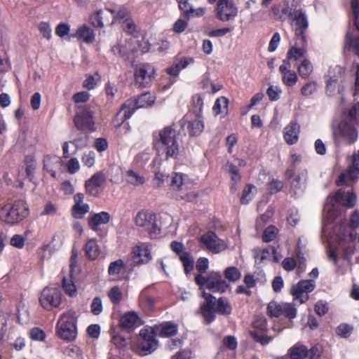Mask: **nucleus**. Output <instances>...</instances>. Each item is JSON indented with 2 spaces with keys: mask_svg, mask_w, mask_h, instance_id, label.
Here are the masks:
<instances>
[{
  "mask_svg": "<svg viewBox=\"0 0 359 359\" xmlns=\"http://www.w3.org/2000/svg\"><path fill=\"white\" fill-rule=\"evenodd\" d=\"M125 264L122 259H117L110 263L108 273L110 276L118 274L121 270L124 268Z\"/></svg>",
  "mask_w": 359,
  "mask_h": 359,
  "instance_id": "nucleus-41",
  "label": "nucleus"
},
{
  "mask_svg": "<svg viewBox=\"0 0 359 359\" xmlns=\"http://www.w3.org/2000/svg\"><path fill=\"white\" fill-rule=\"evenodd\" d=\"M297 72L302 79H308L313 72V67L311 61L308 59H304L297 67Z\"/></svg>",
  "mask_w": 359,
  "mask_h": 359,
  "instance_id": "nucleus-30",
  "label": "nucleus"
},
{
  "mask_svg": "<svg viewBox=\"0 0 359 359\" xmlns=\"http://www.w3.org/2000/svg\"><path fill=\"white\" fill-rule=\"evenodd\" d=\"M77 315L76 311L69 310L62 313L57 323L56 332L57 336L67 341H72L77 335Z\"/></svg>",
  "mask_w": 359,
  "mask_h": 359,
  "instance_id": "nucleus-5",
  "label": "nucleus"
},
{
  "mask_svg": "<svg viewBox=\"0 0 359 359\" xmlns=\"http://www.w3.org/2000/svg\"><path fill=\"white\" fill-rule=\"evenodd\" d=\"M61 160L57 156H46L43 159V168L46 169L53 177H56V172L53 170L51 164L58 163L60 164Z\"/></svg>",
  "mask_w": 359,
  "mask_h": 359,
  "instance_id": "nucleus-35",
  "label": "nucleus"
},
{
  "mask_svg": "<svg viewBox=\"0 0 359 359\" xmlns=\"http://www.w3.org/2000/svg\"><path fill=\"white\" fill-rule=\"evenodd\" d=\"M280 93L281 90L278 87H273V86H271L266 90V94L271 101L278 100L280 98Z\"/></svg>",
  "mask_w": 359,
  "mask_h": 359,
  "instance_id": "nucleus-60",
  "label": "nucleus"
},
{
  "mask_svg": "<svg viewBox=\"0 0 359 359\" xmlns=\"http://www.w3.org/2000/svg\"><path fill=\"white\" fill-rule=\"evenodd\" d=\"M217 18L226 22L234 19L238 15V8L231 0H219L215 8Z\"/></svg>",
  "mask_w": 359,
  "mask_h": 359,
  "instance_id": "nucleus-11",
  "label": "nucleus"
},
{
  "mask_svg": "<svg viewBox=\"0 0 359 359\" xmlns=\"http://www.w3.org/2000/svg\"><path fill=\"white\" fill-rule=\"evenodd\" d=\"M269 315L273 317H279L282 315V305H277L275 302H270L267 306Z\"/></svg>",
  "mask_w": 359,
  "mask_h": 359,
  "instance_id": "nucleus-53",
  "label": "nucleus"
},
{
  "mask_svg": "<svg viewBox=\"0 0 359 359\" xmlns=\"http://www.w3.org/2000/svg\"><path fill=\"white\" fill-rule=\"evenodd\" d=\"M353 330V327L346 323L340 324L336 329L337 335L342 338H348Z\"/></svg>",
  "mask_w": 359,
  "mask_h": 359,
  "instance_id": "nucleus-38",
  "label": "nucleus"
},
{
  "mask_svg": "<svg viewBox=\"0 0 359 359\" xmlns=\"http://www.w3.org/2000/svg\"><path fill=\"white\" fill-rule=\"evenodd\" d=\"M307 173L306 171L299 173L291 182V189L295 194L303 192L306 186Z\"/></svg>",
  "mask_w": 359,
  "mask_h": 359,
  "instance_id": "nucleus-27",
  "label": "nucleus"
},
{
  "mask_svg": "<svg viewBox=\"0 0 359 359\" xmlns=\"http://www.w3.org/2000/svg\"><path fill=\"white\" fill-rule=\"evenodd\" d=\"M104 13L102 10H99L97 13L90 16V20L92 25L95 27L102 28L104 26Z\"/></svg>",
  "mask_w": 359,
  "mask_h": 359,
  "instance_id": "nucleus-40",
  "label": "nucleus"
},
{
  "mask_svg": "<svg viewBox=\"0 0 359 359\" xmlns=\"http://www.w3.org/2000/svg\"><path fill=\"white\" fill-rule=\"evenodd\" d=\"M128 183L134 186H139L144 184L145 179L133 170H128L126 174Z\"/></svg>",
  "mask_w": 359,
  "mask_h": 359,
  "instance_id": "nucleus-33",
  "label": "nucleus"
},
{
  "mask_svg": "<svg viewBox=\"0 0 359 359\" xmlns=\"http://www.w3.org/2000/svg\"><path fill=\"white\" fill-rule=\"evenodd\" d=\"M359 111L355 106H353L348 110V116L344 119H348L351 123L358 126L359 124V119L358 118Z\"/></svg>",
  "mask_w": 359,
  "mask_h": 359,
  "instance_id": "nucleus-54",
  "label": "nucleus"
},
{
  "mask_svg": "<svg viewBox=\"0 0 359 359\" xmlns=\"http://www.w3.org/2000/svg\"><path fill=\"white\" fill-rule=\"evenodd\" d=\"M216 311L222 315L230 314L231 307L230 304L222 297L218 299L217 302Z\"/></svg>",
  "mask_w": 359,
  "mask_h": 359,
  "instance_id": "nucleus-39",
  "label": "nucleus"
},
{
  "mask_svg": "<svg viewBox=\"0 0 359 359\" xmlns=\"http://www.w3.org/2000/svg\"><path fill=\"white\" fill-rule=\"evenodd\" d=\"M39 29L43 37L48 40L51 38V29L48 23L45 22H40Z\"/></svg>",
  "mask_w": 359,
  "mask_h": 359,
  "instance_id": "nucleus-63",
  "label": "nucleus"
},
{
  "mask_svg": "<svg viewBox=\"0 0 359 359\" xmlns=\"http://www.w3.org/2000/svg\"><path fill=\"white\" fill-rule=\"evenodd\" d=\"M176 1L178 3L180 10L182 11L183 15L187 19L201 17L205 13V10L203 8H194L188 2L189 0Z\"/></svg>",
  "mask_w": 359,
  "mask_h": 359,
  "instance_id": "nucleus-23",
  "label": "nucleus"
},
{
  "mask_svg": "<svg viewBox=\"0 0 359 359\" xmlns=\"http://www.w3.org/2000/svg\"><path fill=\"white\" fill-rule=\"evenodd\" d=\"M356 203V195L350 191L339 189L334 195H330L326 199L324 211L326 212V224L332 223L340 215L337 205H341L347 208H353Z\"/></svg>",
  "mask_w": 359,
  "mask_h": 359,
  "instance_id": "nucleus-1",
  "label": "nucleus"
},
{
  "mask_svg": "<svg viewBox=\"0 0 359 359\" xmlns=\"http://www.w3.org/2000/svg\"><path fill=\"white\" fill-rule=\"evenodd\" d=\"M253 189H255V187L252 184H248L244 188L241 198V202L242 204H248L249 201L251 200L250 198H248V196L252 192V190Z\"/></svg>",
  "mask_w": 359,
  "mask_h": 359,
  "instance_id": "nucleus-64",
  "label": "nucleus"
},
{
  "mask_svg": "<svg viewBox=\"0 0 359 359\" xmlns=\"http://www.w3.org/2000/svg\"><path fill=\"white\" fill-rule=\"evenodd\" d=\"M315 311L320 316H324L328 311V306L325 302L319 300L315 304Z\"/></svg>",
  "mask_w": 359,
  "mask_h": 359,
  "instance_id": "nucleus-62",
  "label": "nucleus"
},
{
  "mask_svg": "<svg viewBox=\"0 0 359 359\" xmlns=\"http://www.w3.org/2000/svg\"><path fill=\"white\" fill-rule=\"evenodd\" d=\"M199 241L203 243L207 250L212 253H219L227 248V244L224 241L220 239L215 233L212 231L203 234L199 238Z\"/></svg>",
  "mask_w": 359,
  "mask_h": 359,
  "instance_id": "nucleus-13",
  "label": "nucleus"
},
{
  "mask_svg": "<svg viewBox=\"0 0 359 359\" xmlns=\"http://www.w3.org/2000/svg\"><path fill=\"white\" fill-rule=\"evenodd\" d=\"M307 41L306 36L296 38L294 44L289 49L287 53V60H297L304 56L306 53Z\"/></svg>",
  "mask_w": 359,
  "mask_h": 359,
  "instance_id": "nucleus-21",
  "label": "nucleus"
},
{
  "mask_svg": "<svg viewBox=\"0 0 359 359\" xmlns=\"http://www.w3.org/2000/svg\"><path fill=\"white\" fill-rule=\"evenodd\" d=\"M91 311L94 315H99L102 311V300L100 297H96L93 299L91 304Z\"/></svg>",
  "mask_w": 359,
  "mask_h": 359,
  "instance_id": "nucleus-59",
  "label": "nucleus"
},
{
  "mask_svg": "<svg viewBox=\"0 0 359 359\" xmlns=\"http://www.w3.org/2000/svg\"><path fill=\"white\" fill-rule=\"evenodd\" d=\"M255 330L250 331V335L254 341L261 344L262 345H266L269 344L272 338L268 337L266 334V321L265 319H260L253 323Z\"/></svg>",
  "mask_w": 359,
  "mask_h": 359,
  "instance_id": "nucleus-16",
  "label": "nucleus"
},
{
  "mask_svg": "<svg viewBox=\"0 0 359 359\" xmlns=\"http://www.w3.org/2000/svg\"><path fill=\"white\" fill-rule=\"evenodd\" d=\"M184 184L183 175L179 173H174L172 176L171 182L170 186L173 190H180Z\"/></svg>",
  "mask_w": 359,
  "mask_h": 359,
  "instance_id": "nucleus-49",
  "label": "nucleus"
},
{
  "mask_svg": "<svg viewBox=\"0 0 359 359\" xmlns=\"http://www.w3.org/2000/svg\"><path fill=\"white\" fill-rule=\"evenodd\" d=\"M137 109L138 107L135 105V100L133 99H128L122 104L119 111L116 114L114 119L115 126L120 127L124 121L132 116Z\"/></svg>",
  "mask_w": 359,
  "mask_h": 359,
  "instance_id": "nucleus-17",
  "label": "nucleus"
},
{
  "mask_svg": "<svg viewBox=\"0 0 359 359\" xmlns=\"http://www.w3.org/2000/svg\"><path fill=\"white\" fill-rule=\"evenodd\" d=\"M156 97L149 92L142 94L137 99H133L138 108L151 106L155 102Z\"/></svg>",
  "mask_w": 359,
  "mask_h": 359,
  "instance_id": "nucleus-29",
  "label": "nucleus"
},
{
  "mask_svg": "<svg viewBox=\"0 0 359 359\" xmlns=\"http://www.w3.org/2000/svg\"><path fill=\"white\" fill-rule=\"evenodd\" d=\"M158 342L153 331L142 329L140 332L137 349L141 355H147L157 348Z\"/></svg>",
  "mask_w": 359,
  "mask_h": 359,
  "instance_id": "nucleus-10",
  "label": "nucleus"
},
{
  "mask_svg": "<svg viewBox=\"0 0 359 359\" xmlns=\"http://www.w3.org/2000/svg\"><path fill=\"white\" fill-rule=\"evenodd\" d=\"M110 219V214L107 212L102 211L90 215L88 218V224L92 230L97 231L100 225L107 224Z\"/></svg>",
  "mask_w": 359,
  "mask_h": 359,
  "instance_id": "nucleus-24",
  "label": "nucleus"
},
{
  "mask_svg": "<svg viewBox=\"0 0 359 359\" xmlns=\"http://www.w3.org/2000/svg\"><path fill=\"white\" fill-rule=\"evenodd\" d=\"M177 332V325L172 323H168L162 327L160 334L162 337H169L176 334Z\"/></svg>",
  "mask_w": 359,
  "mask_h": 359,
  "instance_id": "nucleus-44",
  "label": "nucleus"
},
{
  "mask_svg": "<svg viewBox=\"0 0 359 359\" xmlns=\"http://www.w3.org/2000/svg\"><path fill=\"white\" fill-rule=\"evenodd\" d=\"M200 310H201V313L203 317V319L206 323L209 324L215 320V311H214V309H205L200 308Z\"/></svg>",
  "mask_w": 359,
  "mask_h": 359,
  "instance_id": "nucleus-57",
  "label": "nucleus"
},
{
  "mask_svg": "<svg viewBox=\"0 0 359 359\" xmlns=\"http://www.w3.org/2000/svg\"><path fill=\"white\" fill-rule=\"evenodd\" d=\"M208 285L207 288L214 292H219L220 293L224 292L229 287V284L226 283L222 278L219 272L211 271L208 275Z\"/></svg>",
  "mask_w": 359,
  "mask_h": 359,
  "instance_id": "nucleus-19",
  "label": "nucleus"
},
{
  "mask_svg": "<svg viewBox=\"0 0 359 359\" xmlns=\"http://www.w3.org/2000/svg\"><path fill=\"white\" fill-rule=\"evenodd\" d=\"M130 266L148 263L151 259L150 250L147 247L136 246L130 255Z\"/></svg>",
  "mask_w": 359,
  "mask_h": 359,
  "instance_id": "nucleus-20",
  "label": "nucleus"
},
{
  "mask_svg": "<svg viewBox=\"0 0 359 359\" xmlns=\"http://www.w3.org/2000/svg\"><path fill=\"white\" fill-rule=\"evenodd\" d=\"M85 188L87 194L94 197H97L101 192V189L94 185L88 180L86 181Z\"/></svg>",
  "mask_w": 359,
  "mask_h": 359,
  "instance_id": "nucleus-56",
  "label": "nucleus"
},
{
  "mask_svg": "<svg viewBox=\"0 0 359 359\" xmlns=\"http://www.w3.org/2000/svg\"><path fill=\"white\" fill-rule=\"evenodd\" d=\"M108 296L113 304H117L122 299V292L118 286H114L109 291Z\"/></svg>",
  "mask_w": 359,
  "mask_h": 359,
  "instance_id": "nucleus-46",
  "label": "nucleus"
},
{
  "mask_svg": "<svg viewBox=\"0 0 359 359\" xmlns=\"http://www.w3.org/2000/svg\"><path fill=\"white\" fill-rule=\"evenodd\" d=\"M300 126L295 122H291L284 129V138L288 144H294L298 141Z\"/></svg>",
  "mask_w": 359,
  "mask_h": 359,
  "instance_id": "nucleus-25",
  "label": "nucleus"
},
{
  "mask_svg": "<svg viewBox=\"0 0 359 359\" xmlns=\"http://www.w3.org/2000/svg\"><path fill=\"white\" fill-rule=\"evenodd\" d=\"M202 296L205 302L201 306V309H213L216 304V297L210 293L205 292L204 290L202 292Z\"/></svg>",
  "mask_w": 359,
  "mask_h": 359,
  "instance_id": "nucleus-43",
  "label": "nucleus"
},
{
  "mask_svg": "<svg viewBox=\"0 0 359 359\" xmlns=\"http://www.w3.org/2000/svg\"><path fill=\"white\" fill-rule=\"evenodd\" d=\"M111 52L118 57H121L123 60L129 59V55L126 47L120 46L119 44L114 45L111 47Z\"/></svg>",
  "mask_w": 359,
  "mask_h": 359,
  "instance_id": "nucleus-50",
  "label": "nucleus"
},
{
  "mask_svg": "<svg viewBox=\"0 0 359 359\" xmlns=\"http://www.w3.org/2000/svg\"><path fill=\"white\" fill-rule=\"evenodd\" d=\"M155 147L158 153L165 154L166 160L177 158L180 153V140L175 129L166 126L161 130Z\"/></svg>",
  "mask_w": 359,
  "mask_h": 359,
  "instance_id": "nucleus-2",
  "label": "nucleus"
},
{
  "mask_svg": "<svg viewBox=\"0 0 359 359\" xmlns=\"http://www.w3.org/2000/svg\"><path fill=\"white\" fill-rule=\"evenodd\" d=\"M282 315H284L287 318L290 320L293 319L296 317L297 309L292 304H283Z\"/></svg>",
  "mask_w": 359,
  "mask_h": 359,
  "instance_id": "nucleus-45",
  "label": "nucleus"
},
{
  "mask_svg": "<svg viewBox=\"0 0 359 359\" xmlns=\"http://www.w3.org/2000/svg\"><path fill=\"white\" fill-rule=\"evenodd\" d=\"M62 287L65 292L71 297L76 293V286L73 282L66 278L62 279Z\"/></svg>",
  "mask_w": 359,
  "mask_h": 359,
  "instance_id": "nucleus-51",
  "label": "nucleus"
},
{
  "mask_svg": "<svg viewBox=\"0 0 359 359\" xmlns=\"http://www.w3.org/2000/svg\"><path fill=\"white\" fill-rule=\"evenodd\" d=\"M278 229L274 226L267 227L263 233L262 239L264 242L268 243L273 241L277 235Z\"/></svg>",
  "mask_w": 359,
  "mask_h": 359,
  "instance_id": "nucleus-47",
  "label": "nucleus"
},
{
  "mask_svg": "<svg viewBox=\"0 0 359 359\" xmlns=\"http://www.w3.org/2000/svg\"><path fill=\"white\" fill-rule=\"evenodd\" d=\"M171 250L175 252L182 262L185 273L189 274L194 266V259L192 255L184 250V246L181 242L172 241L170 243Z\"/></svg>",
  "mask_w": 359,
  "mask_h": 359,
  "instance_id": "nucleus-12",
  "label": "nucleus"
},
{
  "mask_svg": "<svg viewBox=\"0 0 359 359\" xmlns=\"http://www.w3.org/2000/svg\"><path fill=\"white\" fill-rule=\"evenodd\" d=\"M229 100L224 97H221L217 99L213 106V111L216 115L223 112L222 109H226L228 107Z\"/></svg>",
  "mask_w": 359,
  "mask_h": 359,
  "instance_id": "nucleus-42",
  "label": "nucleus"
},
{
  "mask_svg": "<svg viewBox=\"0 0 359 359\" xmlns=\"http://www.w3.org/2000/svg\"><path fill=\"white\" fill-rule=\"evenodd\" d=\"M76 36L80 39H83L86 43H92L95 39L93 30L86 25H83L78 29Z\"/></svg>",
  "mask_w": 359,
  "mask_h": 359,
  "instance_id": "nucleus-31",
  "label": "nucleus"
},
{
  "mask_svg": "<svg viewBox=\"0 0 359 359\" xmlns=\"http://www.w3.org/2000/svg\"><path fill=\"white\" fill-rule=\"evenodd\" d=\"M359 175V151L355 152L351 156V163L349 165L346 172L341 173L337 181V186H341L349 180L351 182H355Z\"/></svg>",
  "mask_w": 359,
  "mask_h": 359,
  "instance_id": "nucleus-15",
  "label": "nucleus"
},
{
  "mask_svg": "<svg viewBox=\"0 0 359 359\" xmlns=\"http://www.w3.org/2000/svg\"><path fill=\"white\" fill-rule=\"evenodd\" d=\"M351 47L354 48L355 53L359 56V37L353 39V34L348 32L345 38V50H349Z\"/></svg>",
  "mask_w": 359,
  "mask_h": 359,
  "instance_id": "nucleus-34",
  "label": "nucleus"
},
{
  "mask_svg": "<svg viewBox=\"0 0 359 359\" xmlns=\"http://www.w3.org/2000/svg\"><path fill=\"white\" fill-rule=\"evenodd\" d=\"M61 301L62 293L57 287H46L41 291L39 297L40 304L47 311L57 308L60 305Z\"/></svg>",
  "mask_w": 359,
  "mask_h": 359,
  "instance_id": "nucleus-9",
  "label": "nucleus"
},
{
  "mask_svg": "<svg viewBox=\"0 0 359 359\" xmlns=\"http://www.w3.org/2000/svg\"><path fill=\"white\" fill-rule=\"evenodd\" d=\"M74 121L76 127L79 130L86 131H93L95 130L93 111L88 104L81 105L77 107Z\"/></svg>",
  "mask_w": 359,
  "mask_h": 359,
  "instance_id": "nucleus-8",
  "label": "nucleus"
},
{
  "mask_svg": "<svg viewBox=\"0 0 359 359\" xmlns=\"http://www.w3.org/2000/svg\"><path fill=\"white\" fill-rule=\"evenodd\" d=\"M86 255L90 260H95L100 255L99 246L95 239H90L85 245Z\"/></svg>",
  "mask_w": 359,
  "mask_h": 359,
  "instance_id": "nucleus-28",
  "label": "nucleus"
},
{
  "mask_svg": "<svg viewBox=\"0 0 359 359\" xmlns=\"http://www.w3.org/2000/svg\"><path fill=\"white\" fill-rule=\"evenodd\" d=\"M323 352V346L319 344L308 348L305 345L297 343L288 349L286 355L290 359H320Z\"/></svg>",
  "mask_w": 359,
  "mask_h": 359,
  "instance_id": "nucleus-6",
  "label": "nucleus"
},
{
  "mask_svg": "<svg viewBox=\"0 0 359 359\" xmlns=\"http://www.w3.org/2000/svg\"><path fill=\"white\" fill-rule=\"evenodd\" d=\"M316 90L317 83L315 81H310L302 86L301 89V94L304 97H309L316 92Z\"/></svg>",
  "mask_w": 359,
  "mask_h": 359,
  "instance_id": "nucleus-48",
  "label": "nucleus"
},
{
  "mask_svg": "<svg viewBox=\"0 0 359 359\" xmlns=\"http://www.w3.org/2000/svg\"><path fill=\"white\" fill-rule=\"evenodd\" d=\"M139 320L137 314L134 311H130L121 318L119 325L123 329H133L138 324Z\"/></svg>",
  "mask_w": 359,
  "mask_h": 359,
  "instance_id": "nucleus-26",
  "label": "nucleus"
},
{
  "mask_svg": "<svg viewBox=\"0 0 359 359\" xmlns=\"http://www.w3.org/2000/svg\"><path fill=\"white\" fill-rule=\"evenodd\" d=\"M331 128L334 143L337 147H339L342 144L351 145L358 139V131L356 125L348 119L334 121Z\"/></svg>",
  "mask_w": 359,
  "mask_h": 359,
  "instance_id": "nucleus-3",
  "label": "nucleus"
},
{
  "mask_svg": "<svg viewBox=\"0 0 359 359\" xmlns=\"http://www.w3.org/2000/svg\"><path fill=\"white\" fill-rule=\"evenodd\" d=\"M187 128L191 136H198L203 130V122L199 118H196L188 122Z\"/></svg>",
  "mask_w": 359,
  "mask_h": 359,
  "instance_id": "nucleus-32",
  "label": "nucleus"
},
{
  "mask_svg": "<svg viewBox=\"0 0 359 359\" xmlns=\"http://www.w3.org/2000/svg\"><path fill=\"white\" fill-rule=\"evenodd\" d=\"M298 80V77L294 71L283 76V82L285 85L289 87L294 86Z\"/></svg>",
  "mask_w": 359,
  "mask_h": 359,
  "instance_id": "nucleus-52",
  "label": "nucleus"
},
{
  "mask_svg": "<svg viewBox=\"0 0 359 359\" xmlns=\"http://www.w3.org/2000/svg\"><path fill=\"white\" fill-rule=\"evenodd\" d=\"M91 183H93L94 185L98 187L100 189H101V186L105 182V177L103 173L102 172H97L95 175H93L90 179L88 180Z\"/></svg>",
  "mask_w": 359,
  "mask_h": 359,
  "instance_id": "nucleus-58",
  "label": "nucleus"
},
{
  "mask_svg": "<svg viewBox=\"0 0 359 359\" xmlns=\"http://www.w3.org/2000/svg\"><path fill=\"white\" fill-rule=\"evenodd\" d=\"M314 288L315 284L312 280H300L292 287L290 292L294 299L303 304L309 299L307 293L312 292Z\"/></svg>",
  "mask_w": 359,
  "mask_h": 359,
  "instance_id": "nucleus-14",
  "label": "nucleus"
},
{
  "mask_svg": "<svg viewBox=\"0 0 359 359\" xmlns=\"http://www.w3.org/2000/svg\"><path fill=\"white\" fill-rule=\"evenodd\" d=\"M90 207L88 204L73 205L72 208V215L75 219H83L85 215L89 212Z\"/></svg>",
  "mask_w": 359,
  "mask_h": 359,
  "instance_id": "nucleus-36",
  "label": "nucleus"
},
{
  "mask_svg": "<svg viewBox=\"0 0 359 359\" xmlns=\"http://www.w3.org/2000/svg\"><path fill=\"white\" fill-rule=\"evenodd\" d=\"M283 188V182L280 180H273L267 184V189L271 194L279 192Z\"/></svg>",
  "mask_w": 359,
  "mask_h": 359,
  "instance_id": "nucleus-55",
  "label": "nucleus"
},
{
  "mask_svg": "<svg viewBox=\"0 0 359 359\" xmlns=\"http://www.w3.org/2000/svg\"><path fill=\"white\" fill-rule=\"evenodd\" d=\"M29 215V208L22 200L7 203L0 208V219L11 225L18 224Z\"/></svg>",
  "mask_w": 359,
  "mask_h": 359,
  "instance_id": "nucleus-4",
  "label": "nucleus"
},
{
  "mask_svg": "<svg viewBox=\"0 0 359 359\" xmlns=\"http://www.w3.org/2000/svg\"><path fill=\"white\" fill-rule=\"evenodd\" d=\"M292 18L294 22L296 38L306 36L304 32L308 28V21L305 14L301 10H294Z\"/></svg>",
  "mask_w": 359,
  "mask_h": 359,
  "instance_id": "nucleus-22",
  "label": "nucleus"
},
{
  "mask_svg": "<svg viewBox=\"0 0 359 359\" xmlns=\"http://www.w3.org/2000/svg\"><path fill=\"white\" fill-rule=\"evenodd\" d=\"M193 103H194V109L196 115L199 117L203 108V100L198 95H195L193 97Z\"/></svg>",
  "mask_w": 359,
  "mask_h": 359,
  "instance_id": "nucleus-61",
  "label": "nucleus"
},
{
  "mask_svg": "<svg viewBox=\"0 0 359 359\" xmlns=\"http://www.w3.org/2000/svg\"><path fill=\"white\" fill-rule=\"evenodd\" d=\"M154 70L149 65H142L135 69V79L141 88L149 86L152 80Z\"/></svg>",
  "mask_w": 359,
  "mask_h": 359,
  "instance_id": "nucleus-18",
  "label": "nucleus"
},
{
  "mask_svg": "<svg viewBox=\"0 0 359 359\" xmlns=\"http://www.w3.org/2000/svg\"><path fill=\"white\" fill-rule=\"evenodd\" d=\"M135 224L147 230L151 238H156L161 233V229L156 224V215L151 212L141 210L135 218Z\"/></svg>",
  "mask_w": 359,
  "mask_h": 359,
  "instance_id": "nucleus-7",
  "label": "nucleus"
},
{
  "mask_svg": "<svg viewBox=\"0 0 359 359\" xmlns=\"http://www.w3.org/2000/svg\"><path fill=\"white\" fill-rule=\"evenodd\" d=\"M225 278L231 282H235L239 280L241 277L240 270L235 266H230L225 269L224 272Z\"/></svg>",
  "mask_w": 359,
  "mask_h": 359,
  "instance_id": "nucleus-37",
  "label": "nucleus"
}]
</instances>
